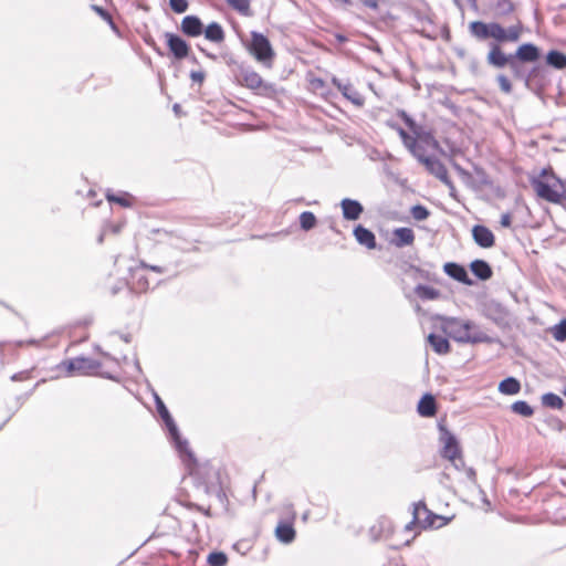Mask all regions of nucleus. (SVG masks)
<instances>
[{"label":"nucleus","instance_id":"nucleus-21","mask_svg":"<svg viewBox=\"0 0 566 566\" xmlns=\"http://www.w3.org/2000/svg\"><path fill=\"white\" fill-rule=\"evenodd\" d=\"M353 233H354L356 241L360 245H364L369 250L376 248V245H377L376 237L369 229L363 227L361 224H358L355 227Z\"/></svg>","mask_w":566,"mask_h":566},{"label":"nucleus","instance_id":"nucleus-17","mask_svg":"<svg viewBox=\"0 0 566 566\" xmlns=\"http://www.w3.org/2000/svg\"><path fill=\"white\" fill-rule=\"evenodd\" d=\"M343 217L346 220H357L364 211V207L357 200L345 198L340 202Z\"/></svg>","mask_w":566,"mask_h":566},{"label":"nucleus","instance_id":"nucleus-9","mask_svg":"<svg viewBox=\"0 0 566 566\" xmlns=\"http://www.w3.org/2000/svg\"><path fill=\"white\" fill-rule=\"evenodd\" d=\"M440 442L442 443L441 455L444 459L451 460L462 454L459 442L453 433L446 427L439 424Z\"/></svg>","mask_w":566,"mask_h":566},{"label":"nucleus","instance_id":"nucleus-32","mask_svg":"<svg viewBox=\"0 0 566 566\" xmlns=\"http://www.w3.org/2000/svg\"><path fill=\"white\" fill-rule=\"evenodd\" d=\"M106 198L109 202H115L124 208H128L133 206V198L127 192H122L119 195L111 193L109 190L106 193Z\"/></svg>","mask_w":566,"mask_h":566},{"label":"nucleus","instance_id":"nucleus-34","mask_svg":"<svg viewBox=\"0 0 566 566\" xmlns=\"http://www.w3.org/2000/svg\"><path fill=\"white\" fill-rule=\"evenodd\" d=\"M511 409L514 413L521 415L523 417H532L534 413V409L524 400H517L513 402Z\"/></svg>","mask_w":566,"mask_h":566},{"label":"nucleus","instance_id":"nucleus-37","mask_svg":"<svg viewBox=\"0 0 566 566\" xmlns=\"http://www.w3.org/2000/svg\"><path fill=\"white\" fill-rule=\"evenodd\" d=\"M207 563L210 566H226L228 556L223 552H212L208 555Z\"/></svg>","mask_w":566,"mask_h":566},{"label":"nucleus","instance_id":"nucleus-43","mask_svg":"<svg viewBox=\"0 0 566 566\" xmlns=\"http://www.w3.org/2000/svg\"><path fill=\"white\" fill-rule=\"evenodd\" d=\"M451 462V464L453 465V468L458 471H463L465 470L467 465H465V462L462 458V454L454 458V459H451L449 460Z\"/></svg>","mask_w":566,"mask_h":566},{"label":"nucleus","instance_id":"nucleus-49","mask_svg":"<svg viewBox=\"0 0 566 566\" xmlns=\"http://www.w3.org/2000/svg\"><path fill=\"white\" fill-rule=\"evenodd\" d=\"M123 224L122 223H117V224H112V223H107L104 226V229H106L107 232H112V233H118L122 229Z\"/></svg>","mask_w":566,"mask_h":566},{"label":"nucleus","instance_id":"nucleus-22","mask_svg":"<svg viewBox=\"0 0 566 566\" xmlns=\"http://www.w3.org/2000/svg\"><path fill=\"white\" fill-rule=\"evenodd\" d=\"M418 412L422 417H432L437 412V406L434 397L430 394H426L418 403Z\"/></svg>","mask_w":566,"mask_h":566},{"label":"nucleus","instance_id":"nucleus-3","mask_svg":"<svg viewBox=\"0 0 566 566\" xmlns=\"http://www.w3.org/2000/svg\"><path fill=\"white\" fill-rule=\"evenodd\" d=\"M156 407L159 416L161 417L165 426L168 430L169 438L174 442L175 448L179 452L184 463L186 464L188 472L190 475L195 474V468L197 465V460L188 447V441L181 439L177 424L175 423L172 417L170 416L167 407L163 402V400L156 396Z\"/></svg>","mask_w":566,"mask_h":566},{"label":"nucleus","instance_id":"nucleus-40","mask_svg":"<svg viewBox=\"0 0 566 566\" xmlns=\"http://www.w3.org/2000/svg\"><path fill=\"white\" fill-rule=\"evenodd\" d=\"M170 8L176 13H184L188 10L189 3L187 0H169Z\"/></svg>","mask_w":566,"mask_h":566},{"label":"nucleus","instance_id":"nucleus-13","mask_svg":"<svg viewBox=\"0 0 566 566\" xmlns=\"http://www.w3.org/2000/svg\"><path fill=\"white\" fill-rule=\"evenodd\" d=\"M423 165L426 166L427 170L436 176L440 181H442L444 185L453 189V184L451 179L449 178L448 170L446 166L439 160L438 158L430 156L428 159L423 160Z\"/></svg>","mask_w":566,"mask_h":566},{"label":"nucleus","instance_id":"nucleus-45","mask_svg":"<svg viewBox=\"0 0 566 566\" xmlns=\"http://www.w3.org/2000/svg\"><path fill=\"white\" fill-rule=\"evenodd\" d=\"M205 77H206V74L202 71H191L190 72V78L196 83L202 84V82L205 81Z\"/></svg>","mask_w":566,"mask_h":566},{"label":"nucleus","instance_id":"nucleus-47","mask_svg":"<svg viewBox=\"0 0 566 566\" xmlns=\"http://www.w3.org/2000/svg\"><path fill=\"white\" fill-rule=\"evenodd\" d=\"M500 223L502 227L504 228H509L511 227V223H512V216L510 212H505L501 216V220H500Z\"/></svg>","mask_w":566,"mask_h":566},{"label":"nucleus","instance_id":"nucleus-44","mask_svg":"<svg viewBox=\"0 0 566 566\" xmlns=\"http://www.w3.org/2000/svg\"><path fill=\"white\" fill-rule=\"evenodd\" d=\"M92 9H93V10H94V11H95V12H96L101 18H103V19H104V20H106V21L112 22V17H111V14H109L106 10H104L102 7L96 6V4H93V6H92Z\"/></svg>","mask_w":566,"mask_h":566},{"label":"nucleus","instance_id":"nucleus-25","mask_svg":"<svg viewBox=\"0 0 566 566\" xmlns=\"http://www.w3.org/2000/svg\"><path fill=\"white\" fill-rule=\"evenodd\" d=\"M428 342L431 345L432 349L439 355H446L450 352L449 340L434 333L429 334Z\"/></svg>","mask_w":566,"mask_h":566},{"label":"nucleus","instance_id":"nucleus-41","mask_svg":"<svg viewBox=\"0 0 566 566\" xmlns=\"http://www.w3.org/2000/svg\"><path fill=\"white\" fill-rule=\"evenodd\" d=\"M496 81L499 83V86H500V90L506 94H510L512 92V84L510 82V80L503 75V74H499L496 76Z\"/></svg>","mask_w":566,"mask_h":566},{"label":"nucleus","instance_id":"nucleus-53","mask_svg":"<svg viewBox=\"0 0 566 566\" xmlns=\"http://www.w3.org/2000/svg\"><path fill=\"white\" fill-rule=\"evenodd\" d=\"M25 378V373H17L14 374L11 379L13 381H20V380H23Z\"/></svg>","mask_w":566,"mask_h":566},{"label":"nucleus","instance_id":"nucleus-5","mask_svg":"<svg viewBox=\"0 0 566 566\" xmlns=\"http://www.w3.org/2000/svg\"><path fill=\"white\" fill-rule=\"evenodd\" d=\"M397 115L405 122L408 128L412 132L415 136L408 135L406 139H402V144L405 147L410 150L415 145L421 140L424 143H430L434 146H438V142L431 136L430 133H424L422 127L419 126L405 111L400 109L397 112Z\"/></svg>","mask_w":566,"mask_h":566},{"label":"nucleus","instance_id":"nucleus-12","mask_svg":"<svg viewBox=\"0 0 566 566\" xmlns=\"http://www.w3.org/2000/svg\"><path fill=\"white\" fill-rule=\"evenodd\" d=\"M483 314L496 325H504L507 321L506 308L495 301H489L484 304Z\"/></svg>","mask_w":566,"mask_h":566},{"label":"nucleus","instance_id":"nucleus-2","mask_svg":"<svg viewBox=\"0 0 566 566\" xmlns=\"http://www.w3.org/2000/svg\"><path fill=\"white\" fill-rule=\"evenodd\" d=\"M444 332L458 343L478 344L493 343V338L482 332L479 326L469 319L450 317L444 321Z\"/></svg>","mask_w":566,"mask_h":566},{"label":"nucleus","instance_id":"nucleus-42","mask_svg":"<svg viewBox=\"0 0 566 566\" xmlns=\"http://www.w3.org/2000/svg\"><path fill=\"white\" fill-rule=\"evenodd\" d=\"M413 157H416L421 164H423V160L424 159H428L430 156H426L424 154V148L420 145V143L418 142L415 147H412L410 150H409Z\"/></svg>","mask_w":566,"mask_h":566},{"label":"nucleus","instance_id":"nucleus-39","mask_svg":"<svg viewBox=\"0 0 566 566\" xmlns=\"http://www.w3.org/2000/svg\"><path fill=\"white\" fill-rule=\"evenodd\" d=\"M410 213H411L412 218L417 221H423L430 214L429 210L424 206H421V205L413 206L410 210Z\"/></svg>","mask_w":566,"mask_h":566},{"label":"nucleus","instance_id":"nucleus-10","mask_svg":"<svg viewBox=\"0 0 566 566\" xmlns=\"http://www.w3.org/2000/svg\"><path fill=\"white\" fill-rule=\"evenodd\" d=\"M412 507V521L406 526L407 530H410L415 523L420 524L424 528L431 527L434 526V520L441 518V516L433 514L422 501L413 503Z\"/></svg>","mask_w":566,"mask_h":566},{"label":"nucleus","instance_id":"nucleus-35","mask_svg":"<svg viewBox=\"0 0 566 566\" xmlns=\"http://www.w3.org/2000/svg\"><path fill=\"white\" fill-rule=\"evenodd\" d=\"M316 224V217L311 211H304L300 214V226L304 231L313 229Z\"/></svg>","mask_w":566,"mask_h":566},{"label":"nucleus","instance_id":"nucleus-26","mask_svg":"<svg viewBox=\"0 0 566 566\" xmlns=\"http://www.w3.org/2000/svg\"><path fill=\"white\" fill-rule=\"evenodd\" d=\"M277 539L284 544H290L295 538V530L290 523H280L275 528Z\"/></svg>","mask_w":566,"mask_h":566},{"label":"nucleus","instance_id":"nucleus-46","mask_svg":"<svg viewBox=\"0 0 566 566\" xmlns=\"http://www.w3.org/2000/svg\"><path fill=\"white\" fill-rule=\"evenodd\" d=\"M387 125L398 133L401 140L406 139L408 137L409 134L403 128H401L399 125L391 123V122H388Z\"/></svg>","mask_w":566,"mask_h":566},{"label":"nucleus","instance_id":"nucleus-14","mask_svg":"<svg viewBox=\"0 0 566 566\" xmlns=\"http://www.w3.org/2000/svg\"><path fill=\"white\" fill-rule=\"evenodd\" d=\"M165 38L170 52L176 59L181 60L188 56L190 48L184 39L170 32H167Z\"/></svg>","mask_w":566,"mask_h":566},{"label":"nucleus","instance_id":"nucleus-7","mask_svg":"<svg viewBox=\"0 0 566 566\" xmlns=\"http://www.w3.org/2000/svg\"><path fill=\"white\" fill-rule=\"evenodd\" d=\"M557 182L560 184V190L549 186L548 184L539 179H533L532 186L539 198L552 203H560L563 199H565L566 195L565 189L562 186L560 179H557Z\"/></svg>","mask_w":566,"mask_h":566},{"label":"nucleus","instance_id":"nucleus-20","mask_svg":"<svg viewBox=\"0 0 566 566\" xmlns=\"http://www.w3.org/2000/svg\"><path fill=\"white\" fill-rule=\"evenodd\" d=\"M511 55L521 62H535L539 57V51L536 45L524 43Z\"/></svg>","mask_w":566,"mask_h":566},{"label":"nucleus","instance_id":"nucleus-24","mask_svg":"<svg viewBox=\"0 0 566 566\" xmlns=\"http://www.w3.org/2000/svg\"><path fill=\"white\" fill-rule=\"evenodd\" d=\"M470 268L472 273L483 281L489 280L493 274L490 264L484 260H474L471 262Z\"/></svg>","mask_w":566,"mask_h":566},{"label":"nucleus","instance_id":"nucleus-28","mask_svg":"<svg viewBox=\"0 0 566 566\" xmlns=\"http://www.w3.org/2000/svg\"><path fill=\"white\" fill-rule=\"evenodd\" d=\"M205 36L209 41L219 43L224 40V32L219 23L212 22L205 29Z\"/></svg>","mask_w":566,"mask_h":566},{"label":"nucleus","instance_id":"nucleus-29","mask_svg":"<svg viewBox=\"0 0 566 566\" xmlns=\"http://www.w3.org/2000/svg\"><path fill=\"white\" fill-rule=\"evenodd\" d=\"M546 62L557 70H563L566 67V54L560 51L552 50L546 55Z\"/></svg>","mask_w":566,"mask_h":566},{"label":"nucleus","instance_id":"nucleus-16","mask_svg":"<svg viewBox=\"0 0 566 566\" xmlns=\"http://www.w3.org/2000/svg\"><path fill=\"white\" fill-rule=\"evenodd\" d=\"M443 269H444V272L450 277L454 279L455 281L463 283L465 285L473 284V281L469 277L468 272L464 266H462L458 263L448 262L444 264Z\"/></svg>","mask_w":566,"mask_h":566},{"label":"nucleus","instance_id":"nucleus-38","mask_svg":"<svg viewBox=\"0 0 566 566\" xmlns=\"http://www.w3.org/2000/svg\"><path fill=\"white\" fill-rule=\"evenodd\" d=\"M552 334L557 342L566 340V318L552 328Z\"/></svg>","mask_w":566,"mask_h":566},{"label":"nucleus","instance_id":"nucleus-48","mask_svg":"<svg viewBox=\"0 0 566 566\" xmlns=\"http://www.w3.org/2000/svg\"><path fill=\"white\" fill-rule=\"evenodd\" d=\"M464 473L467 475V478L472 482V483H476V473H475V470L471 467H467L465 470H464Z\"/></svg>","mask_w":566,"mask_h":566},{"label":"nucleus","instance_id":"nucleus-8","mask_svg":"<svg viewBox=\"0 0 566 566\" xmlns=\"http://www.w3.org/2000/svg\"><path fill=\"white\" fill-rule=\"evenodd\" d=\"M69 374L78 373L82 375H88L98 369L102 364L98 360L78 356L62 364Z\"/></svg>","mask_w":566,"mask_h":566},{"label":"nucleus","instance_id":"nucleus-51","mask_svg":"<svg viewBox=\"0 0 566 566\" xmlns=\"http://www.w3.org/2000/svg\"><path fill=\"white\" fill-rule=\"evenodd\" d=\"M311 85L315 88V90H321L325 86V82L324 80L319 78V77H315V78H312L311 80Z\"/></svg>","mask_w":566,"mask_h":566},{"label":"nucleus","instance_id":"nucleus-18","mask_svg":"<svg viewBox=\"0 0 566 566\" xmlns=\"http://www.w3.org/2000/svg\"><path fill=\"white\" fill-rule=\"evenodd\" d=\"M415 241V232L410 228H397L392 232L391 244L396 248L411 245Z\"/></svg>","mask_w":566,"mask_h":566},{"label":"nucleus","instance_id":"nucleus-36","mask_svg":"<svg viewBox=\"0 0 566 566\" xmlns=\"http://www.w3.org/2000/svg\"><path fill=\"white\" fill-rule=\"evenodd\" d=\"M226 2L239 13L250 15V0H226Z\"/></svg>","mask_w":566,"mask_h":566},{"label":"nucleus","instance_id":"nucleus-31","mask_svg":"<svg viewBox=\"0 0 566 566\" xmlns=\"http://www.w3.org/2000/svg\"><path fill=\"white\" fill-rule=\"evenodd\" d=\"M415 293L421 300H437L440 297V292L437 289L422 284L415 287Z\"/></svg>","mask_w":566,"mask_h":566},{"label":"nucleus","instance_id":"nucleus-27","mask_svg":"<svg viewBox=\"0 0 566 566\" xmlns=\"http://www.w3.org/2000/svg\"><path fill=\"white\" fill-rule=\"evenodd\" d=\"M520 390L521 384L514 377H507L499 384V391L503 395H516Z\"/></svg>","mask_w":566,"mask_h":566},{"label":"nucleus","instance_id":"nucleus-56","mask_svg":"<svg viewBox=\"0 0 566 566\" xmlns=\"http://www.w3.org/2000/svg\"><path fill=\"white\" fill-rule=\"evenodd\" d=\"M468 2H469L473 8H476V0H468Z\"/></svg>","mask_w":566,"mask_h":566},{"label":"nucleus","instance_id":"nucleus-15","mask_svg":"<svg viewBox=\"0 0 566 566\" xmlns=\"http://www.w3.org/2000/svg\"><path fill=\"white\" fill-rule=\"evenodd\" d=\"M472 237L474 242L484 249L493 247L495 242L493 232L488 227L482 224H475L472 228Z\"/></svg>","mask_w":566,"mask_h":566},{"label":"nucleus","instance_id":"nucleus-50","mask_svg":"<svg viewBox=\"0 0 566 566\" xmlns=\"http://www.w3.org/2000/svg\"><path fill=\"white\" fill-rule=\"evenodd\" d=\"M379 1L380 0H360V2L369 8V9H373V10H377L378 9V6H379Z\"/></svg>","mask_w":566,"mask_h":566},{"label":"nucleus","instance_id":"nucleus-52","mask_svg":"<svg viewBox=\"0 0 566 566\" xmlns=\"http://www.w3.org/2000/svg\"><path fill=\"white\" fill-rule=\"evenodd\" d=\"M142 266H143L144 270L149 269V270L155 271L157 273H163L164 272V270L160 266H149V265H146L145 263H142Z\"/></svg>","mask_w":566,"mask_h":566},{"label":"nucleus","instance_id":"nucleus-1","mask_svg":"<svg viewBox=\"0 0 566 566\" xmlns=\"http://www.w3.org/2000/svg\"><path fill=\"white\" fill-rule=\"evenodd\" d=\"M523 25L521 22L510 25L509 28L502 27L497 22L485 23L482 21H473L469 24V32L471 36L478 41H485L493 39L494 41L489 44L490 50L486 56L489 65L495 69H503L509 65L515 77L522 78V66L515 57L506 55L501 49V43L517 42L522 35Z\"/></svg>","mask_w":566,"mask_h":566},{"label":"nucleus","instance_id":"nucleus-19","mask_svg":"<svg viewBox=\"0 0 566 566\" xmlns=\"http://www.w3.org/2000/svg\"><path fill=\"white\" fill-rule=\"evenodd\" d=\"M181 31L188 36H198L203 32V24L196 15H187L182 19Z\"/></svg>","mask_w":566,"mask_h":566},{"label":"nucleus","instance_id":"nucleus-57","mask_svg":"<svg viewBox=\"0 0 566 566\" xmlns=\"http://www.w3.org/2000/svg\"><path fill=\"white\" fill-rule=\"evenodd\" d=\"M205 492L209 493V488L207 485H203Z\"/></svg>","mask_w":566,"mask_h":566},{"label":"nucleus","instance_id":"nucleus-11","mask_svg":"<svg viewBox=\"0 0 566 566\" xmlns=\"http://www.w3.org/2000/svg\"><path fill=\"white\" fill-rule=\"evenodd\" d=\"M332 83L337 90L342 93V95L353 103L355 106L361 107L365 103L364 96L353 86L352 83L343 82L336 76L332 77Z\"/></svg>","mask_w":566,"mask_h":566},{"label":"nucleus","instance_id":"nucleus-6","mask_svg":"<svg viewBox=\"0 0 566 566\" xmlns=\"http://www.w3.org/2000/svg\"><path fill=\"white\" fill-rule=\"evenodd\" d=\"M240 82L245 87L256 91L261 94L268 95L274 92V86L263 81L259 73L252 69H241Z\"/></svg>","mask_w":566,"mask_h":566},{"label":"nucleus","instance_id":"nucleus-33","mask_svg":"<svg viewBox=\"0 0 566 566\" xmlns=\"http://www.w3.org/2000/svg\"><path fill=\"white\" fill-rule=\"evenodd\" d=\"M493 9L497 17H505L514 11V4L511 0H494Z\"/></svg>","mask_w":566,"mask_h":566},{"label":"nucleus","instance_id":"nucleus-23","mask_svg":"<svg viewBox=\"0 0 566 566\" xmlns=\"http://www.w3.org/2000/svg\"><path fill=\"white\" fill-rule=\"evenodd\" d=\"M132 289L138 293L146 292L150 286V280L145 274L143 266L136 270L133 275Z\"/></svg>","mask_w":566,"mask_h":566},{"label":"nucleus","instance_id":"nucleus-54","mask_svg":"<svg viewBox=\"0 0 566 566\" xmlns=\"http://www.w3.org/2000/svg\"><path fill=\"white\" fill-rule=\"evenodd\" d=\"M107 233L106 229L103 228L101 234L97 238V242L101 244L104 241L105 234Z\"/></svg>","mask_w":566,"mask_h":566},{"label":"nucleus","instance_id":"nucleus-30","mask_svg":"<svg viewBox=\"0 0 566 566\" xmlns=\"http://www.w3.org/2000/svg\"><path fill=\"white\" fill-rule=\"evenodd\" d=\"M542 405L546 408L559 410L564 407V400L554 392H546L541 398Z\"/></svg>","mask_w":566,"mask_h":566},{"label":"nucleus","instance_id":"nucleus-4","mask_svg":"<svg viewBox=\"0 0 566 566\" xmlns=\"http://www.w3.org/2000/svg\"><path fill=\"white\" fill-rule=\"evenodd\" d=\"M250 53L261 63L266 66L271 65L274 57L273 48L269 39L260 32H251V43L249 46Z\"/></svg>","mask_w":566,"mask_h":566},{"label":"nucleus","instance_id":"nucleus-55","mask_svg":"<svg viewBox=\"0 0 566 566\" xmlns=\"http://www.w3.org/2000/svg\"><path fill=\"white\" fill-rule=\"evenodd\" d=\"M172 109H174V112H175L176 114H179V112H180V105H179V104H175V105H174V107H172Z\"/></svg>","mask_w":566,"mask_h":566}]
</instances>
